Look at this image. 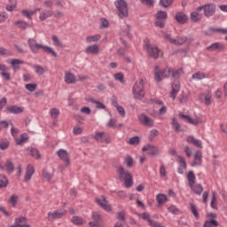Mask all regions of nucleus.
<instances>
[{"label": "nucleus", "mask_w": 227, "mask_h": 227, "mask_svg": "<svg viewBox=\"0 0 227 227\" xmlns=\"http://www.w3.org/2000/svg\"><path fill=\"white\" fill-rule=\"evenodd\" d=\"M27 152L28 153V155H30L31 157H33L34 159H42V155L40 154V152L34 147H28L27 149Z\"/></svg>", "instance_id": "23"}, {"label": "nucleus", "mask_w": 227, "mask_h": 227, "mask_svg": "<svg viewBox=\"0 0 227 227\" xmlns=\"http://www.w3.org/2000/svg\"><path fill=\"white\" fill-rule=\"evenodd\" d=\"M14 26H18L19 29H22L23 31H26L27 27H33V24L27 23L22 20L15 21Z\"/></svg>", "instance_id": "20"}, {"label": "nucleus", "mask_w": 227, "mask_h": 227, "mask_svg": "<svg viewBox=\"0 0 227 227\" xmlns=\"http://www.w3.org/2000/svg\"><path fill=\"white\" fill-rule=\"evenodd\" d=\"M210 207L214 208V210H217V196L215 195V192H212Z\"/></svg>", "instance_id": "39"}, {"label": "nucleus", "mask_w": 227, "mask_h": 227, "mask_svg": "<svg viewBox=\"0 0 227 227\" xmlns=\"http://www.w3.org/2000/svg\"><path fill=\"white\" fill-rule=\"evenodd\" d=\"M10 146V141L8 139L0 140V150H8Z\"/></svg>", "instance_id": "48"}, {"label": "nucleus", "mask_w": 227, "mask_h": 227, "mask_svg": "<svg viewBox=\"0 0 227 227\" xmlns=\"http://www.w3.org/2000/svg\"><path fill=\"white\" fill-rule=\"evenodd\" d=\"M178 100L181 104H186V102L189 100V94L182 92Z\"/></svg>", "instance_id": "50"}, {"label": "nucleus", "mask_w": 227, "mask_h": 227, "mask_svg": "<svg viewBox=\"0 0 227 227\" xmlns=\"http://www.w3.org/2000/svg\"><path fill=\"white\" fill-rule=\"evenodd\" d=\"M51 40H52L55 47H63V43H61V41H59V38L58 37V35H52Z\"/></svg>", "instance_id": "55"}, {"label": "nucleus", "mask_w": 227, "mask_h": 227, "mask_svg": "<svg viewBox=\"0 0 227 227\" xmlns=\"http://www.w3.org/2000/svg\"><path fill=\"white\" fill-rule=\"evenodd\" d=\"M178 91H180V82H175L174 83H172V91L170 92V98H172V100H175V98H176Z\"/></svg>", "instance_id": "16"}, {"label": "nucleus", "mask_w": 227, "mask_h": 227, "mask_svg": "<svg viewBox=\"0 0 227 227\" xmlns=\"http://www.w3.org/2000/svg\"><path fill=\"white\" fill-rule=\"evenodd\" d=\"M171 125H172V129L173 130H175L176 132H182V126L180 125V122H178V120L176 119V117H172L171 119Z\"/></svg>", "instance_id": "29"}, {"label": "nucleus", "mask_w": 227, "mask_h": 227, "mask_svg": "<svg viewBox=\"0 0 227 227\" xmlns=\"http://www.w3.org/2000/svg\"><path fill=\"white\" fill-rule=\"evenodd\" d=\"M132 93L135 100H143V98H145V80H143V78L135 82L132 89Z\"/></svg>", "instance_id": "2"}, {"label": "nucleus", "mask_w": 227, "mask_h": 227, "mask_svg": "<svg viewBox=\"0 0 227 227\" xmlns=\"http://www.w3.org/2000/svg\"><path fill=\"white\" fill-rule=\"evenodd\" d=\"M125 164L127 168H132L134 166V159L131 156H126Z\"/></svg>", "instance_id": "57"}, {"label": "nucleus", "mask_w": 227, "mask_h": 227, "mask_svg": "<svg viewBox=\"0 0 227 227\" xmlns=\"http://www.w3.org/2000/svg\"><path fill=\"white\" fill-rule=\"evenodd\" d=\"M207 77H208V74L200 71H198L192 75V79H194L195 81H201L202 79H207Z\"/></svg>", "instance_id": "31"}, {"label": "nucleus", "mask_w": 227, "mask_h": 227, "mask_svg": "<svg viewBox=\"0 0 227 227\" xmlns=\"http://www.w3.org/2000/svg\"><path fill=\"white\" fill-rule=\"evenodd\" d=\"M124 182L125 187L130 189L134 185V180L132 179V174H126V177L122 180Z\"/></svg>", "instance_id": "26"}, {"label": "nucleus", "mask_w": 227, "mask_h": 227, "mask_svg": "<svg viewBox=\"0 0 227 227\" xmlns=\"http://www.w3.org/2000/svg\"><path fill=\"white\" fill-rule=\"evenodd\" d=\"M175 19L178 24H186L189 18L187 15H185V13L180 12L176 14Z\"/></svg>", "instance_id": "19"}, {"label": "nucleus", "mask_w": 227, "mask_h": 227, "mask_svg": "<svg viewBox=\"0 0 227 227\" xmlns=\"http://www.w3.org/2000/svg\"><path fill=\"white\" fill-rule=\"evenodd\" d=\"M50 114H51V118H58V116H59V109L51 108L50 110Z\"/></svg>", "instance_id": "63"}, {"label": "nucleus", "mask_w": 227, "mask_h": 227, "mask_svg": "<svg viewBox=\"0 0 227 227\" xmlns=\"http://www.w3.org/2000/svg\"><path fill=\"white\" fill-rule=\"evenodd\" d=\"M187 178H188L190 187H192V185L196 184V176L194 175V172L189 171L187 175Z\"/></svg>", "instance_id": "37"}, {"label": "nucleus", "mask_w": 227, "mask_h": 227, "mask_svg": "<svg viewBox=\"0 0 227 227\" xmlns=\"http://www.w3.org/2000/svg\"><path fill=\"white\" fill-rule=\"evenodd\" d=\"M138 215H140L142 219H144V221H147V223H149V226L153 225V220L150 218V215L146 213H142V214H139Z\"/></svg>", "instance_id": "49"}, {"label": "nucleus", "mask_w": 227, "mask_h": 227, "mask_svg": "<svg viewBox=\"0 0 227 227\" xmlns=\"http://www.w3.org/2000/svg\"><path fill=\"white\" fill-rule=\"evenodd\" d=\"M219 226V222L215 219H210L204 222L203 227H217Z\"/></svg>", "instance_id": "35"}, {"label": "nucleus", "mask_w": 227, "mask_h": 227, "mask_svg": "<svg viewBox=\"0 0 227 227\" xmlns=\"http://www.w3.org/2000/svg\"><path fill=\"white\" fill-rule=\"evenodd\" d=\"M192 191L195 192L198 196L201 195V192H203V186L201 184H192V187H191Z\"/></svg>", "instance_id": "42"}, {"label": "nucleus", "mask_w": 227, "mask_h": 227, "mask_svg": "<svg viewBox=\"0 0 227 227\" xmlns=\"http://www.w3.org/2000/svg\"><path fill=\"white\" fill-rule=\"evenodd\" d=\"M64 79L67 84H75L77 82L75 74H74V73L66 72Z\"/></svg>", "instance_id": "18"}, {"label": "nucleus", "mask_w": 227, "mask_h": 227, "mask_svg": "<svg viewBox=\"0 0 227 227\" xmlns=\"http://www.w3.org/2000/svg\"><path fill=\"white\" fill-rule=\"evenodd\" d=\"M117 173L120 182H123V180H125L127 177V175H130V172L126 171L125 168L121 166L118 167Z\"/></svg>", "instance_id": "22"}, {"label": "nucleus", "mask_w": 227, "mask_h": 227, "mask_svg": "<svg viewBox=\"0 0 227 227\" xmlns=\"http://www.w3.org/2000/svg\"><path fill=\"white\" fill-rule=\"evenodd\" d=\"M91 217L93 220L92 223H97L102 224V217L100 216V214H98V212L92 213Z\"/></svg>", "instance_id": "46"}, {"label": "nucleus", "mask_w": 227, "mask_h": 227, "mask_svg": "<svg viewBox=\"0 0 227 227\" xmlns=\"http://www.w3.org/2000/svg\"><path fill=\"white\" fill-rule=\"evenodd\" d=\"M114 77L115 81H119L120 82H121V84L125 83V80L123 78V73H117L114 74Z\"/></svg>", "instance_id": "60"}, {"label": "nucleus", "mask_w": 227, "mask_h": 227, "mask_svg": "<svg viewBox=\"0 0 227 227\" xmlns=\"http://www.w3.org/2000/svg\"><path fill=\"white\" fill-rule=\"evenodd\" d=\"M86 102H90V104H96L98 109H106V105H104L100 101L95 100L93 98H85Z\"/></svg>", "instance_id": "33"}, {"label": "nucleus", "mask_w": 227, "mask_h": 227, "mask_svg": "<svg viewBox=\"0 0 227 227\" xmlns=\"http://www.w3.org/2000/svg\"><path fill=\"white\" fill-rule=\"evenodd\" d=\"M71 221L73 224H76V225H81L83 223L82 216H73Z\"/></svg>", "instance_id": "52"}, {"label": "nucleus", "mask_w": 227, "mask_h": 227, "mask_svg": "<svg viewBox=\"0 0 227 227\" xmlns=\"http://www.w3.org/2000/svg\"><path fill=\"white\" fill-rule=\"evenodd\" d=\"M8 177H6V176L1 174L0 175V189H4L6 187H8Z\"/></svg>", "instance_id": "36"}, {"label": "nucleus", "mask_w": 227, "mask_h": 227, "mask_svg": "<svg viewBox=\"0 0 227 227\" xmlns=\"http://www.w3.org/2000/svg\"><path fill=\"white\" fill-rule=\"evenodd\" d=\"M138 120L142 125L145 127H153V121L152 118L148 117V115L142 114L139 117Z\"/></svg>", "instance_id": "13"}, {"label": "nucleus", "mask_w": 227, "mask_h": 227, "mask_svg": "<svg viewBox=\"0 0 227 227\" xmlns=\"http://www.w3.org/2000/svg\"><path fill=\"white\" fill-rule=\"evenodd\" d=\"M179 118H181V120H184V121H186V123H190V125H200V123H201V121H200V120L193 119L192 117H191L189 115H185L184 114H179Z\"/></svg>", "instance_id": "14"}, {"label": "nucleus", "mask_w": 227, "mask_h": 227, "mask_svg": "<svg viewBox=\"0 0 227 227\" xmlns=\"http://www.w3.org/2000/svg\"><path fill=\"white\" fill-rule=\"evenodd\" d=\"M99 40H100L99 35L86 37V42H88V43H91V42H98Z\"/></svg>", "instance_id": "53"}, {"label": "nucleus", "mask_w": 227, "mask_h": 227, "mask_svg": "<svg viewBox=\"0 0 227 227\" xmlns=\"http://www.w3.org/2000/svg\"><path fill=\"white\" fill-rule=\"evenodd\" d=\"M9 203H11L12 207H17V203H19V196L12 195L9 199Z\"/></svg>", "instance_id": "51"}, {"label": "nucleus", "mask_w": 227, "mask_h": 227, "mask_svg": "<svg viewBox=\"0 0 227 227\" xmlns=\"http://www.w3.org/2000/svg\"><path fill=\"white\" fill-rule=\"evenodd\" d=\"M190 210L192 214H193L195 219H200V213H198V209L196 208V205L193 203L190 204Z\"/></svg>", "instance_id": "47"}, {"label": "nucleus", "mask_w": 227, "mask_h": 227, "mask_svg": "<svg viewBox=\"0 0 227 227\" xmlns=\"http://www.w3.org/2000/svg\"><path fill=\"white\" fill-rule=\"evenodd\" d=\"M187 143H191L192 145H193V146H196L197 148H203V145L201 144V141L199 139H196L192 136H189L187 137Z\"/></svg>", "instance_id": "27"}, {"label": "nucleus", "mask_w": 227, "mask_h": 227, "mask_svg": "<svg viewBox=\"0 0 227 227\" xmlns=\"http://www.w3.org/2000/svg\"><path fill=\"white\" fill-rule=\"evenodd\" d=\"M157 136H159V130L152 129L149 135V141H153V139L157 137Z\"/></svg>", "instance_id": "62"}, {"label": "nucleus", "mask_w": 227, "mask_h": 227, "mask_svg": "<svg viewBox=\"0 0 227 227\" xmlns=\"http://www.w3.org/2000/svg\"><path fill=\"white\" fill-rule=\"evenodd\" d=\"M96 203H98V205H99V207H101V208L106 212H111V210H113L111 205L107 203V199H106V196L96 198Z\"/></svg>", "instance_id": "8"}, {"label": "nucleus", "mask_w": 227, "mask_h": 227, "mask_svg": "<svg viewBox=\"0 0 227 227\" xmlns=\"http://www.w3.org/2000/svg\"><path fill=\"white\" fill-rule=\"evenodd\" d=\"M29 139L27 134H21L20 138H15V143L17 146H22L23 143H26Z\"/></svg>", "instance_id": "32"}, {"label": "nucleus", "mask_w": 227, "mask_h": 227, "mask_svg": "<svg viewBox=\"0 0 227 227\" xmlns=\"http://www.w3.org/2000/svg\"><path fill=\"white\" fill-rule=\"evenodd\" d=\"M25 88L27 90V91L33 92L36 90L37 85L36 83H27L25 85Z\"/></svg>", "instance_id": "61"}, {"label": "nucleus", "mask_w": 227, "mask_h": 227, "mask_svg": "<svg viewBox=\"0 0 227 227\" xmlns=\"http://www.w3.org/2000/svg\"><path fill=\"white\" fill-rule=\"evenodd\" d=\"M156 200L158 201V205L160 207V205H164L165 201H168V197L162 193H160L156 196Z\"/></svg>", "instance_id": "43"}, {"label": "nucleus", "mask_w": 227, "mask_h": 227, "mask_svg": "<svg viewBox=\"0 0 227 227\" xmlns=\"http://www.w3.org/2000/svg\"><path fill=\"white\" fill-rule=\"evenodd\" d=\"M214 33H218V35H227V28H217L210 27L207 30L204 32V35H206V36H212Z\"/></svg>", "instance_id": "11"}, {"label": "nucleus", "mask_w": 227, "mask_h": 227, "mask_svg": "<svg viewBox=\"0 0 227 227\" xmlns=\"http://www.w3.org/2000/svg\"><path fill=\"white\" fill-rule=\"evenodd\" d=\"M33 68L37 75H43L45 74V68L40 65H34Z\"/></svg>", "instance_id": "41"}, {"label": "nucleus", "mask_w": 227, "mask_h": 227, "mask_svg": "<svg viewBox=\"0 0 227 227\" xmlns=\"http://www.w3.org/2000/svg\"><path fill=\"white\" fill-rule=\"evenodd\" d=\"M139 137L135 136L129 140V145H139Z\"/></svg>", "instance_id": "64"}, {"label": "nucleus", "mask_w": 227, "mask_h": 227, "mask_svg": "<svg viewBox=\"0 0 227 227\" xmlns=\"http://www.w3.org/2000/svg\"><path fill=\"white\" fill-rule=\"evenodd\" d=\"M5 169L9 175H12L13 171H15V165L11 160H7L5 163Z\"/></svg>", "instance_id": "38"}, {"label": "nucleus", "mask_w": 227, "mask_h": 227, "mask_svg": "<svg viewBox=\"0 0 227 227\" xmlns=\"http://www.w3.org/2000/svg\"><path fill=\"white\" fill-rule=\"evenodd\" d=\"M98 45L93 44V45H89L85 49L86 54H98L99 52Z\"/></svg>", "instance_id": "28"}, {"label": "nucleus", "mask_w": 227, "mask_h": 227, "mask_svg": "<svg viewBox=\"0 0 227 227\" xmlns=\"http://www.w3.org/2000/svg\"><path fill=\"white\" fill-rule=\"evenodd\" d=\"M114 4L118 10V17H120V19H125L129 17L128 4L125 0H117Z\"/></svg>", "instance_id": "3"}, {"label": "nucleus", "mask_w": 227, "mask_h": 227, "mask_svg": "<svg viewBox=\"0 0 227 227\" xmlns=\"http://www.w3.org/2000/svg\"><path fill=\"white\" fill-rule=\"evenodd\" d=\"M190 19L192 20V22H199V20H201L203 19V14L200 13V12H193L190 14Z\"/></svg>", "instance_id": "30"}, {"label": "nucleus", "mask_w": 227, "mask_h": 227, "mask_svg": "<svg viewBox=\"0 0 227 227\" xmlns=\"http://www.w3.org/2000/svg\"><path fill=\"white\" fill-rule=\"evenodd\" d=\"M12 51L4 47L0 48V56H12Z\"/></svg>", "instance_id": "58"}, {"label": "nucleus", "mask_w": 227, "mask_h": 227, "mask_svg": "<svg viewBox=\"0 0 227 227\" xmlns=\"http://www.w3.org/2000/svg\"><path fill=\"white\" fill-rule=\"evenodd\" d=\"M57 155L61 160H63L65 166H68V164H70V158L68 157V152H67V150L59 149L57 152Z\"/></svg>", "instance_id": "12"}, {"label": "nucleus", "mask_w": 227, "mask_h": 227, "mask_svg": "<svg viewBox=\"0 0 227 227\" xmlns=\"http://www.w3.org/2000/svg\"><path fill=\"white\" fill-rule=\"evenodd\" d=\"M206 49L209 52H214V51H223L224 49V44H223V43H213L211 45L207 46Z\"/></svg>", "instance_id": "17"}, {"label": "nucleus", "mask_w": 227, "mask_h": 227, "mask_svg": "<svg viewBox=\"0 0 227 227\" xmlns=\"http://www.w3.org/2000/svg\"><path fill=\"white\" fill-rule=\"evenodd\" d=\"M156 20H166L168 19V12L165 11H158L155 14Z\"/></svg>", "instance_id": "34"}, {"label": "nucleus", "mask_w": 227, "mask_h": 227, "mask_svg": "<svg viewBox=\"0 0 227 227\" xmlns=\"http://www.w3.org/2000/svg\"><path fill=\"white\" fill-rule=\"evenodd\" d=\"M27 43L33 54H38L40 49H42V51L46 52V54H51V56H53V58H58V53L52 48L37 43V42L34 38H28Z\"/></svg>", "instance_id": "1"}, {"label": "nucleus", "mask_w": 227, "mask_h": 227, "mask_svg": "<svg viewBox=\"0 0 227 227\" xmlns=\"http://www.w3.org/2000/svg\"><path fill=\"white\" fill-rule=\"evenodd\" d=\"M171 68L168 67H165L164 70L160 71L159 66H156L154 70V79L157 82H160L162 78L166 79V77H169L171 75Z\"/></svg>", "instance_id": "4"}, {"label": "nucleus", "mask_w": 227, "mask_h": 227, "mask_svg": "<svg viewBox=\"0 0 227 227\" xmlns=\"http://www.w3.org/2000/svg\"><path fill=\"white\" fill-rule=\"evenodd\" d=\"M92 137L98 143H106V145H109L112 141L111 137L106 132H96L92 135Z\"/></svg>", "instance_id": "7"}, {"label": "nucleus", "mask_w": 227, "mask_h": 227, "mask_svg": "<svg viewBox=\"0 0 227 227\" xmlns=\"http://www.w3.org/2000/svg\"><path fill=\"white\" fill-rule=\"evenodd\" d=\"M187 42V37L186 36H181V37H176L173 41V45H184Z\"/></svg>", "instance_id": "40"}, {"label": "nucleus", "mask_w": 227, "mask_h": 227, "mask_svg": "<svg viewBox=\"0 0 227 227\" xmlns=\"http://www.w3.org/2000/svg\"><path fill=\"white\" fill-rule=\"evenodd\" d=\"M52 15H54V11L44 10L40 13L39 19L42 22H43V20H47V19L52 17Z\"/></svg>", "instance_id": "25"}, {"label": "nucleus", "mask_w": 227, "mask_h": 227, "mask_svg": "<svg viewBox=\"0 0 227 227\" xmlns=\"http://www.w3.org/2000/svg\"><path fill=\"white\" fill-rule=\"evenodd\" d=\"M16 224H27V218L25 216H20L19 218H15Z\"/></svg>", "instance_id": "56"}, {"label": "nucleus", "mask_w": 227, "mask_h": 227, "mask_svg": "<svg viewBox=\"0 0 227 227\" xmlns=\"http://www.w3.org/2000/svg\"><path fill=\"white\" fill-rule=\"evenodd\" d=\"M33 175H35V167H33V165L29 164L27 167V172L24 177V181L25 182H29V180H31V176H33Z\"/></svg>", "instance_id": "21"}, {"label": "nucleus", "mask_w": 227, "mask_h": 227, "mask_svg": "<svg viewBox=\"0 0 227 227\" xmlns=\"http://www.w3.org/2000/svg\"><path fill=\"white\" fill-rule=\"evenodd\" d=\"M7 113H10L11 114H20L24 113V107L23 106H9L6 107Z\"/></svg>", "instance_id": "15"}, {"label": "nucleus", "mask_w": 227, "mask_h": 227, "mask_svg": "<svg viewBox=\"0 0 227 227\" xmlns=\"http://www.w3.org/2000/svg\"><path fill=\"white\" fill-rule=\"evenodd\" d=\"M200 98H204L205 105L210 106L212 104V95L208 94H201Z\"/></svg>", "instance_id": "45"}, {"label": "nucleus", "mask_w": 227, "mask_h": 227, "mask_svg": "<svg viewBox=\"0 0 227 227\" xmlns=\"http://www.w3.org/2000/svg\"><path fill=\"white\" fill-rule=\"evenodd\" d=\"M142 152H148V155H151V157H157L160 153L159 147L154 145H145L142 148Z\"/></svg>", "instance_id": "9"}, {"label": "nucleus", "mask_w": 227, "mask_h": 227, "mask_svg": "<svg viewBox=\"0 0 227 227\" xmlns=\"http://www.w3.org/2000/svg\"><path fill=\"white\" fill-rule=\"evenodd\" d=\"M203 10L205 17H212L215 15V4H206L197 7V12H201Z\"/></svg>", "instance_id": "5"}, {"label": "nucleus", "mask_w": 227, "mask_h": 227, "mask_svg": "<svg viewBox=\"0 0 227 227\" xmlns=\"http://www.w3.org/2000/svg\"><path fill=\"white\" fill-rule=\"evenodd\" d=\"M145 51L149 54V58H153V59H158L160 50L155 44L146 43Z\"/></svg>", "instance_id": "6"}, {"label": "nucleus", "mask_w": 227, "mask_h": 227, "mask_svg": "<svg viewBox=\"0 0 227 227\" xmlns=\"http://www.w3.org/2000/svg\"><path fill=\"white\" fill-rule=\"evenodd\" d=\"M182 74H184V68H179L176 71L171 72V75H172V77H174V79H178V77H180V75H182Z\"/></svg>", "instance_id": "54"}, {"label": "nucleus", "mask_w": 227, "mask_h": 227, "mask_svg": "<svg viewBox=\"0 0 227 227\" xmlns=\"http://www.w3.org/2000/svg\"><path fill=\"white\" fill-rule=\"evenodd\" d=\"M11 65L13 67V68H19L17 65H24V61L18 59H13L11 62Z\"/></svg>", "instance_id": "59"}, {"label": "nucleus", "mask_w": 227, "mask_h": 227, "mask_svg": "<svg viewBox=\"0 0 227 227\" xmlns=\"http://www.w3.org/2000/svg\"><path fill=\"white\" fill-rule=\"evenodd\" d=\"M63 215H67V210L58 209L56 211L49 212L47 219L48 221H54V219H61Z\"/></svg>", "instance_id": "10"}, {"label": "nucleus", "mask_w": 227, "mask_h": 227, "mask_svg": "<svg viewBox=\"0 0 227 227\" xmlns=\"http://www.w3.org/2000/svg\"><path fill=\"white\" fill-rule=\"evenodd\" d=\"M201 159H203V154L201 152L197 151L194 154V160L192 162L191 166H200V164H201Z\"/></svg>", "instance_id": "24"}, {"label": "nucleus", "mask_w": 227, "mask_h": 227, "mask_svg": "<svg viewBox=\"0 0 227 227\" xmlns=\"http://www.w3.org/2000/svg\"><path fill=\"white\" fill-rule=\"evenodd\" d=\"M175 0H160L159 4L162 8H169V6H171V4H173Z\"/></svg>", "instance_id": "44"}]
</instances>
